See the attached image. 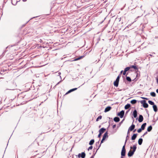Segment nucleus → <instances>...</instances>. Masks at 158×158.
Wrapping results in <instances>:
<instances>
[{"label":"nucleus","instance_id":"f257e3e1","mask_svg":"<svg viewBox=\"0 0 158 158\" xmlns=\"http://www.w3.org/2000/svg\"><path fill=\"white\" fill-rule=\"evenodd\" d=\"M131 149H133V150L132 151L130 150L128 153V156L131 157L134 154V152L136 150V145H134L133 146V147H131Z\"/></svg>","mask_w":158,"mask_h":158},{"label":"nucleus","instance_id":"f03ea898","mask_svg":"<svg viewBox=\"0 0 158 158\" xmlns=\"http://www.w3.org/2000/svg\"><path fill=\"white\" fill-rule=\"evenodd\" d=\"M106 137H108V133H107V132H106L104 134V135L103 136L102 139V140L101 141V143H102L103 142V141L105 140V139L106 138ZM100 145H101V144H100ZM100 146V145L99 146V147H98L97 150H98Z\"/></svg>","mask_w":158,"mask_h":158},{"label":"nucleus","instance_id":"7ed1b4c3","mask_svg":"<svg viewBox=\"0 0 158 158\" xmlns=\"http://www.w3.org/2000/svg\"><path fill=\"white\" fill-rule=\"evenodd\" d=\"M125 144H124V145L123 147L121 152V155L122 156L121 157L124 156L125 155L126 149L125 148Z\"/></svg>","mask_w":158,"mask_h":158},{"label":"nucleus","instance_id":"20e7f679","mask_svg":"<svg viewBox=\"0 0 158 158\" xmlns=\"http://www.w3.org/2000/svg\"><path fill=\"white\" fill-rule=\"evenodd\" d=\"M141 103L143 104V106L145 108H147L148 107V105L146 103L145 100H143L141 101Z\"/></svg>","mask_w":158,"mask_h":158},{"label":"nucleus","instance_id":"39448f33","mask_svg":"<svg viewBox=\"0 0 158 158\" xmlns=\"http://www.w3.org/2000/svg\"><path fill=\"white\" fill-rule=\"evenodd\" d=\"M78 156L79 158L81 157L82 158H85V152H83L81 154H79Z\"/></svg>","mask_w":158,"mask_h":158},{"label":"nucleus","instance_id":"423d86ee","mask_svg":"<svg viewBox=\"0 0 158 158\" xmlns=\"http://www.w3.org/2000/svg\"><path fill=\"white\" fill-rule=\"evenodd\" d=\"M124 111L123 110H122L118 114V115L120 116L121 118H122L124 116Z\"/></svg>","mask_w":158,"mask_h":158},{"label":"nucleus","instance_id":"0eeeda50","mask_svg":"<svg viewBox=\"0 0 158 158\" xmlns=\"http://www.w3.org/2000/svg\"><path fill=\"white\" fill-rule=\"evenodd\" d=\"M135 126L133 124H132V125L129 127L128 130L130 131H132L135 128Z\"/></svg>","mask_w":158,"mask_h":158},{"label":"nucleus","instance_id":"6e6552de","mask_svg":"<svg viewBox=\"0 0 158 158\" xmlns=\"http://www.w3.org/2000/svg\"><path fill=\"white\" fill-rule=\"evenodd\" d=\"M111 109V107L110 106H108L105 109L104 112H106L108 111H110Z\"/></svg>","mask_w":158,"mask_h":158},{"label":"nucleus","instance_id":"1a4fd4ad","mask_svg":"<svg viewBox=\"0 0 158 158\" xmlns=\"http://www.w3.org/2000/svg\"><path fill=\"white\" fill-rule=\"evenodd\" d=\"M130 69V68L129 67H127L124 70L123 73V75H125L126 74V72L128 71Z\"/></svg>","mask_w":158,"mask_h":158},{"label":"nucleus","instance_id":"9d476101","mask_svg":"<svg viewBox=\"0 0 158 158\" xmlns=\"http://www.w3.org/2000/svg\"><path fill=\"white\" fill-rule=\"evenodd\" d=\"M77 88H73V89H71L69 90L66 93L65 95H66V94L71 93V92L73 91L77 90Z\"/></svg>","mask_w":158,"mask_h":158},{"label":"nucleus","instance_id":"9b49d317","mask_svg":"<svg viewBox=\"0 0 158 158\" xmlns=\"http://www.w3.org/2000/svg\"><path fill=\"white\" fill-rule=\"evenodd\" d=\"M143 120V117L142 115H140L139 116L138 121L139 122H141Z\"/></svg>","mask_w":158,"mask_h":158},{"label":"nucleus","instance_id":"f8f14e48","mask_svg":"<svg viewBox=\"0 0 158 158\" xmlns=\"http://www.w3.org/2000/svg\"><path fill=\"white\" fill-rule=\"evenodd\" d=\"M106 130V129L104 128H101L99 130V132L102 134Z\"/></svg>","mask_w":158,"mask_h":158},{"label":"nucleus","instance_id":"ddd939ff","mask_svg":"<svg viewBox=\"0 0 158 158\" xmlns=\"http://www.w3.org/2000/svg\"><path fill=\"white\" fill-rule=\"evenodd\" d=\"M133 115L134 118H136L137 116V112L136 110H135L133 112Z\"/></svg>","mask_w":158,"mask_h":158},{"label":"nucleus","instance_id":"4468645a","mask_svg":"<svg viewBox=\"0 0 158 158\" xmlns=\"http://www.w3.org/2000/svg\"><path fill=\"white\" fill-rule=\"evenodd\" d=\"M137 134H134L131 137V139L132 140H134L137 137Z\"/></svg>","mask_w":158,"mask_h":158},{"label":"nucleus","instance_id":"2eb2a0df","mask_svg":"<svg viewBox=\"0 0 158 158\" xmlns=\"http://www.w3.org/2000/svg\"><path fill=\"white\" fill-rule=\"evenodd\" d=\"M129 67L130 68V69L131 68H133L135 70H138V68L137 67V66H135V65H132L131 67Z\"/></svg>","mask_w":158,"mask_h":158},{"label":"nucleus","instance_id":"dca6fc26","mask_svg":"<svg viewBox=\"0 0 158 158\" xmlns=\"http://www.w3.org/2000/svg\"><path fill=\"white\" fill-rule=\"evenodd\" d=\"M153 108L154 111L155 112H156L157 110V109L156 106L155 105H154L153 106Z\"/></svg>","mask_w":158,"mask_h":158},{"label":"nucleus","instance_id":"f3484780","mask_svg":"<svg viewBox=\"0 0 158 158\" xmlns=\"http://www.w3.org/2000/svg\"><path fill=\"white\" fill-rule=\"evenodd\" d=\"M118 83L119 82L115 80V81L114 83V86L116 87H118Z\"/></svg>","mask_w":158,"mask_h":158},{"label":"nucleus","instance_id":"a211bd4d","mask_svg":"<svg viewBox=\"0 0 158 158\" xmlns=\"http://www.w3.org/2000/svg\"><path fill=\"white\" fill-rule=\"evenodd\" d=\"M114 120L115 122H118L120 120V119L118 117H115L114 118Z\"/></svg>","mask_w":158,"mask_h":158},{"label":"nucleus","instance_id":"6ab92c4d","mask_svg":"<svg viewBox=\"0 0 158 158\" xmlns=\"http://www.w3.org/2000/svg\"><path fill=\"white\" fill-rule=\"evenodd\" d=\"M146 125V123H143L142 125L141 128L142 130H143L144 129Z\"/></svg>","mask_w":158,"mask_h":158},{"label":"nucleus","instance_id":"aec40b11","mask_svg":"<svg viewBox=\"0 0 158 158\" xmlns=\"http://www.w3.org/2000/svg\"><path fill=\"white\" fill-rule=\"evenodd\" d=\"M142 142H143L142 139L140 138L139 139L138 141V144H139V145H141L142 144Z\"/></svg>","mask_w":158,"mask_h":158},{"label":"nucleus","instance_id":"412c9836","mask_svg":"<svg viewBox=\"0 0 158 158\" xmlns=\"http://www.w3.org/2000/svg\"><path fill=\"white\" fill-rule=\"evenodd\" d=\"M152 126H149L148 128H147V131H148V132H150V131L152 129Z\"/></svg>","mask_w":158,"mask_h":158},{"label":"nucleus","instance_id":"4be33fe9","mask_svg":"<svg viewBox=\"0 0 158 158\" xmlns=\"http://www.w3.org/2000/svg\"><path fill=\"white\" fill-rule=\"evenodd\" d=\"M131 105L130 104H127L125 105V109H127L130 107Z\"/></svg>","mask_w":158,"mask_h":158},{"label":"nucleus","instance_id":"5701e85b","mask_svg":"<svg viewBox=\"0 0 158 158\" xmlns=\"http://www.w3.org/2000/svg\"><path fill=\"white\" fill-rule=\"evenodd\" d=\"M84 57V56H81L80 57H78L77 58L75 59L74 60V61H77V60H80L81 59H82Z\"/></svg>","mask_w":158,"mask_h":158},{"label":"nucleus","instance_id":"b1692460","mask_svg":"<svg viewBox=\"0 0 158 158\" xmlns=\"http://www.w3.org/2000/svg\"><path fill=\"white\" fill-rule=\"evenodd\" d=\"M94 142V139H91L89 142V144L90 145L93 144Z\"/></svg>","mask_w":158,"mask_h":158},{"label":"nucleus","instance_id":"393cba45","mask_svg":"<svg viewBox=\"0 0 158 158\" xmlns=\"http://www.w3.org/2000/svg\"><path fill=\"white\" fill-rule=\"evenodd\" d=\"M137 102V101L135 100H133L131 101V103L132 104H135Z\"/></svg>","mask_w":158,"mask_h":158},{"label":"nucleus","instance_id":"a878e982","mask_svg":"<svg viewBox=\"0 0 158 158\" xmlns=\"http://www.w3.org/2000/svg\"><path fill=\"white\" fill-rule=\"evenodd\" d=\"M150 95L151 96L155 97L156 96V94L154 92H152L150 93Z\"/></svg>","mask_w":158,"mask_h":158},{"label":"nucleus","instance_id":"bb28decb","mask_svg":"<svg viewBox=\"0 0 158 158\" xmlns=\"http://www.w3.org/2000/svg\"><path fill=\"white\" fill-rule=\"evenodd\" d=\"M148 103L151 105H154V103L153 102H152L151 101L149 100L148 101Z\"/></svg>","mask_w":158,"mask_h":158},{"label":"nucleus","instance_id":"cd10ccee","mask_svg":"<svg viewBox=\"0 0 158 158\" xmlns=\"http://www.w3.org/2000/svg\"><path fill=\"white\" fill-rule=\"evenodd\" d=\"M102 116L101 115L99 116L98 118L96 119V121H98L99 119H101L102 118Z\"/></svg>","mask_w":158,"mask_h":158},{"label":"nucleus","instance_id":"c85d7f7f","mask_svg":"<svg viewBox=\"0 0 158 158\" xmlns=\"http://www.w3.org/2000/svg\"><path fill=\"white\" fill-rule=\"evenodd\" d=\"M126 79L127 81H128L129 82L131 81V79L130 78V77H126Z\"/></svg>","mask_w":158,"mask_h":158},{"label":"nucleus","instance_id":"c756f323","mask_svg":"<svg viewBox=\"0 0 158 158\" xmlns=\"http://www.w3.org/2000/svg\"><path fill=\"white\" fill-rule=\"evenodd\" d=\"M120 75H119L117 77L116 79V81H118V82H119V78H120Z\"/></svg>","mask_w":158,"mask_h":158},{"label":"nucleus","instance_id":"7c9ffc66","mask_svg":"<svg viewBox=\"0 0 158 158\" xmlns=\"http://www.w3.org/2000/svg\"><path fill=\"white\" fill-rule=\"evenodd\" d=\"M142 130L141 128H139L137 132L138 133H140L142 131Z\"/></svg>","mask_w":158,"mask_h":158},{"label":"nucleus","instance_id":"2f4dec72","mask_svg":"<svg viewBox=\"0 0 158 158\" xmlns=\"http://www.w3.org/2000/svg\"><path fill=\"white\" fill-rule=\"evenodd\" d=\"M93 148V146H90V147H89L88 148V150H92Z\"/></svg>","mask_w":158,"mask_h":158},{"label":"nucleus","instance_id":"473e14b6","mask_svg":"<svg viewBox=\"0 0 158 158\" xmlns=\"http://www.w3.org/2000/svg\"><path fill=\"white\" fill-rule=\"evenodd\" d=\"M128 135H127V136L126 137V140H125V144H124L126 145V142H127V138H128Z\"/></svg>","mask_w":158,"mask_h":158},{"label":"nucleus","instance_id":"72a5a7b5","mask_svg":"<svg viewBox=\"0 0 158 158\" xmlns=\"http://www.w3.org/2000/svg\"><path fill=\"white\" fill-rule=\"evenodd\" d=\"M102 134L99 133V135H98V138H100Z\"/></svg>","mask_w":158,"mask_h":158},{"label":"nucleus","instance_id":"f704fd0d","mask_svg":"<svg viewBox=\"0 0 158 158\" xmlns=\"http://www.w3.org/2000/svg\"><path fill=\"white\" fill-rule=\"evenodd\" d=\"M156 79L157 83L158 84V76L156 77Z\"/></svg>","mask_w":158,"mask_h":158},{"label":"nucleus","instance_id":"c9c22d12","mask_svg":"<svg viewBox=\"0 0 158 158\" xmlns=\"http://www.w3.org/2000/svg\"><path fill=\"white\" fill-rule=\"evenodd\" d=\"M147 133V132H145V133H144V134H143V136H142V137H143V136H144V135H145Z\"/></svg>","mask_w":158,"mask_h":158},{"label":"nucleus","instance_id":"e433bc0d","mask_svg":"<svg viewBox=\"0 0 158 158\" xmlns=\"http://www.w3.org/2000/svg\"><path fill=\"white\" fill-rule=\"evenodd\" d=\"M116 125H114L113 126V128H115L116 127Z\"/></svg>","mask_w":158,"mask_h":158},{"label":"nucleus","instance_id":"4c0bfd02","mask_svg":"<svg viewBox=\"0 0 158 158\" xmlns=\"http://www.w3.org/2000/svg\"><path fill=\"white\" fill-rule=\"evenodd\" d=\"M123 70H122L121 71L120 73V74H119V75H121V74H122V73H123Z\"/></svg>","mask_w":158,"mask_h":158},{"label":"nucleus","instance_id":"58836bf2","mask_svg":"<svg viewBox=\"0 0 158 158\" xmlns=\"http://www.w3.org/2000/svg\"><path fill=\"white\" fill-rule=\"evenodd\" d=\"M129 131H129V130H128V131H127V135H129V133H130Z\"/></svg>","mask_w":158,"mask_h":158},{"label":"nucleus","instance_id":"ea45409f","mask_svg":"<svg viewBox=\"0 0 158 158\" xmlns=\"http://www.w3.org/2000/svg\"><path fill=\"white\" fill-rule=\"evenodd\" d=\"M99 144V142H97L96 143V145H98Z\"/></svg>","mask_w":158,"mask_h":158},{"label":"nucleus","instance_id":"a19ab883","mask_svg":"<svg viewBox=\"0 0 158 158\" xmlns=\"http://www.w3.org/2000/svg\"><path fill=\"white\" fill-rule=\"evenodd\" d=\"M156 92L158 93V89H157L156 90Z\"/></svg>","mask_w":158,"mask_h":158},{"label":"nucleus","instance_id":"79ce46f5","mask_svg":"<svg viewBox=\"0 0 158 158\" xmlns=\"http://www.w3.org/2000/svg\"><path fill=\"white\" fill-rule=\"evenodd\" d=\"M144 98V99H146V100H148V98Z\"/></svg>","mask_w":158,"mask_h":158},{"label":"nucleus","instance_id":"37998d69","mask_svg":"<svg viewBox=\"0 0 158 158\" xmlns=\"http://www.w3.org/2000/svg\"><path fill=\"white\" fill-rule=\"evenodd\" d=\"M136 131V129H135L134 131V132H135V131Z\"/></svg>","mask_w":158,"mask_h":158},{"label":"nucleus","instance_id":"c03bdc74","mask_svg":"<svg viewBox=\"0 0 158 158\" xmlns=\"http://www.w3.org/2000/svg\"><path fill=\"white\" fill-rule=\"evenodd\" d=\"M23 1L24 2H25V1H27V0H23Z\"/></svg>","mask_w":158,"mask_h":158},{"label":"nucleus","instance_id":"a18cd8bd","mask_svg":"<svg viewBox=\"0 0 158 158\" xmlns=\"http://www.w3.org/2000/svg\"><path fill=\"white\" fill-rule=\"evenodd\" d=\"M90 158H93V156H92L91 157H90Z\"/></svg>","mask_w":158,"mask_h":158},{"label":"nucleus","instance_id":"49530a36","mask_svg":"<svg viewBox=\"0 0 158 158\" xmlns=\"http://www.w3.org/2000/svg\"><path fill=\"white\" fill-rule=\"evenodd\" d=\"M100 127H101V126H99V128H100Z\"/></svg>","mask_w":158,"mask_h":158},{"label":"nucleus","instance_id":"de8ad7c7","mask_svg":"<svg viewBox=\"0 0 158 158\" xmlns=\"http://www.w3.org/2000/svg\"><path fill=\"white\" fill-rule=\"evenodd\" d=\"M121 158H123V157H121Z\"/></svg>","mask_w":158,"mask_h":158}]
</instances>
